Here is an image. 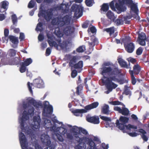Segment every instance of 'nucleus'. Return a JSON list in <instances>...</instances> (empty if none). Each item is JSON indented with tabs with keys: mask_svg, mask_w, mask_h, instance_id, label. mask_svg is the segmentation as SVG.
<instances>
[{
	"mask_svg": "<svg viewBox=\"0 0 149 149\" xmlns=\"http://www.w3.org/2000/svg\"><path fill=\"white\" fill-rule=\"evenodd\" d=\"M106 15L109 19H111L113 18L114 15L111 10H109L107 13Z\"/></svg>",
	"mask_w": 149,
	"mask_h": 149,
	"instance_id": "09e8293b",
	"label": "nucleus"
},
{
	"mask_svg": "<svg viewBox=\"0 0 149 149\" xmlns=\"http://www.w3.org/2000/svg\"><path fill=\"white\" fill-rule=\"evenodd\" d=\"M130 74L131 77V83L132 85H134L136 84V79L135 77L132 73L131 74Z\"/></svg>",
	"mask_w": 149,
	"mask_h": 149,
	"instance_id": "de8ad7c7",
	"label": "nucleus"
},
{
	"mask_svg": "<svg viewBox=\"0 0 149 149\" xmlns=\"http://www.w3.org/2000/svg\"><path fill=\"white\" fill-rule=\"evenodd\" d=\"M22 62L21 58L19 56L14 58L11 62L8 63V64L10 65H19L22 63Z\"/></svg>",
	"mask_w": 149,
	"mask_h": 149,
	"instance_id": "b1692460",
	"label": "nucleus"
},
{
	"mask_svg": "<svg viewBox=\"0 0 149 149\" xmlns=\"http://www.w3.org/2000/svg\"><path fill=\"white\" fill-rule=\"evenodd\" d=\"M4 33L5 39L8 40V38H7V37L8 36L9 33L8 29H5L4 30Z\"/></svg>",
	"mask_w": 149,
	"mask_h": 149,
	"instance_id": "864d4df0",
	"label": "nucleus"
},
{
	"mask_svg": "<svg viewBox=\"0 0 149 149\" xmlns=\"http://www.w3.org/2000/svg\"><path fill=\"white\" fill-rule=\"evenodd\" d=\"M11 19L13 23L14 24H15L17 22V18L15 14H13L12 15Z\"/></svg>",
	"mask_w": 149,
	"mask_h": 149,
	"instance_id": "603ef678",
	"label": "nucleus"
},
{
	"mask_svg": "<svg viewBox=\"0 0 149 149\" xmlns=\"http://www.w3.org/2000/svg\"><path fill=\"white\" fill-rule=\"evenodd\" d=\"M129 5L130 6V8L131 10L133 11L134 13L137 15L138 13L139 10L138 8L137 5L133 2L132 4Z\"/></svg>",
	"mask_w": 149,
	"mask_h": 149,
	"instance_id": "7c9ffc66",
	"label": "nucleus"
},
{
	"mask_svg": "<svg viewBox=\"0 0 149 149\" xmlns=\"http://www.w3.org/2000/svg\"><path fill=\"white\" fill-rule=\"evenodd\" d=\"M47 109V113L51 114L52 113L53 111V108L51 105H49L47 106V105L45 104H44V109L43 112L44 113H46L45 109Z\"/></svg>",
	"mask_w": 149,
	"mask_h": 149,
	"instance_id": "cd10ccee",
	"label": "nucleus"
},
{
	"mask_svg": "<svg viewBox=\"0 0 149 149\" xmlns=\"http://www.w3.org/2000/svg\"><path fill=\"white\" fill-rule=\"evenodd\" d=\"M89 21H86L82 25V27L83 28H86L89 26Z\"/></svg>",
	"mask_w": 149,
	"mask_h": 149,
	"instance_id": "e2e57ef3",
	"label": "nucleus"
},
{
	"mask_svg": "<svg viewBox=\"0 0 149 149\" xmlns=\"http://www.w3.org/2000/svg\"><path fill=\"white\" fill-rule=\"evenodd\" d=\"M27 103L29 104H32L36 108H38L39 106H41L42 105L41 102H37L33 98L28 100Z\"/></svg>",
	"mask_w": 149,
	"mask_h": 149,
	"instance_id": "393cba45",
	"label": "nucleus"
},
{
	"mask_svg": "<svg viewBox=\"0 0 149 149\" xmlns=\"http://www.w3.org/2000/svg\"><path fill=\"white\" fill-rule=\"evenodd\" d=\"M33 121L34 122L33 127L36 129L40 127L41 119L40 116H35L33 117Z\"/></svg>",
	"mask_w": 149,
	"mask_h": 149,
	"instance_id": "aec40b11",
	"label": "nucleus"
},
{
	"mask_svg": "<svg viewBox=\"0 0 149 149\" xmlns=\"http://www.w3.org/2000/svg\"><path fill=\"white\" fill-rule=\"evenodd\" d=\"M99 103L97 102H93L91 104L86 106L84 109H75L72 111V112L76 116H79L84 113H86L88 111L96 108L99 105Z\"/></svg>",
	"mask_w": 149,
	"mask_h": 149,
	"instance_id": "423d86ee",
	"label": "nucleus"
},
{
	"mask_svg": "<svg viewBox=\"0 0 149 149\" xmlns=\"http://www.w3.org/2000/svg\"><path fill=\"white\" fill-rule=\"evenodd\" d=\"M72 19L70 15H66L62 17H58L54 18L51 21V23L53 25H57L59 27H62L65 25H69Z\"/></svg>",
	"mask_w": 149,
	"mask_h": 149,
	"instance_id": "20e7f679",
	"label": "nucleus"
},
{
	"mask_svg": "<svg viewBox=\"0 0 149 149\" xmlns=\"http://www.w3.org/2000/svg\"><path fill=\"white\" fill-rule=\"evenodd\" d=\"M128 61L129 63H130V62H131L133 64L136 62V59L132 58H130V59L128 60Z\"/></svg>",
	"mask_w": 149,
	"mask_h": 149,
	"instance_id": "774afa93",
	"label": "nucleus"
},
{
	"mask_svg": "<svg viewBox=\"0 0 149 149\" xmlns=\"http://www.w3.org/2000/svg\"><path fill=\"white\" fill-rule=\"evenodd\" d=\"M118 63L121 67L127 69L131 68L130 63H129L128 65H127L126 62L121 58H118Z\"/></svg>",
	"mask_w": 149,
	"mask_h": 149,
	"instance_id": "4be33fe9",
	"label": "nucleus"
},
{
	"mask_svg": "<svg viewBox=\"0 0 149 149\" xmlns=\"http://www.w3.org/2000/svg\"><path fill=\"white\" fill-rule=\"evenodd\" d=\"M109 5L108 3H104L101 6V10L106 12L109 9Z\"/></svg>",
	"mask_w": 149,
	"mask_h": 149,
	"instance_id": "e433bc0d",
	"label": "nucleus"
},
{
	"mask_svg": "<svg viewBox=\"0 0 149 149\" xmlns=\"http://www.w3.org/2000/svg\"><path fill=\"white\" fill-rule=\"evenodd\" d=\"M8 38L13 44L11 45V47L14 48H17L19 42L18 38L13 36L9 35Z\"/></svg>",
	"mask_w": 149,
	"mask_h": 149,
	"instance_id": "dca6fc26",
	"label": "nucleus"
},
{
	"mask_svg": "<svg viewBox=\"0 0 149 149\" xmlns=\"http://www.w3.org/2000/svg\"><path fill=\"white\" fill-rule=\"evenodd\" d=\"M114 2L115 1H111L109 4V6L111 9L113 10H115V7L114 6Z\"/></svg>",
	"mask_w": 149,
	"mask_h": 149,
	"instance_id": "680f3d73",
	"label": "nucleus"
},
{
	"mask_svg": "<svg viewBox=\"0 0 149 149\" xmlns=\"http://www.w3.org/2000/svg\"><path fill=\"white\" fill-rule=\"evenodd\" d=\"M124 3L121 0H118V3H115V8L120 12L124 11L125 8L124 7Z\"/></svg>",
	"mask_w": 149,
	"mask_h": 149,
	"instance_id": "5701e85b",
	"label": "nucleus"
},
{
	"mask_svg": "<svg viewBox=\"0 0 149 149\" xmlns=\"http://www.w3.org/2000/svg\"><path fill=\"white\" fill-rule=\"evenodd\" d=\"M146 40V36L145 34L141 32L138 34V40L139 44L142 46L145 45L146 44L145 40Z\"/></svg>",
	"mask_w": 149,
	"mask_h": 149,
	"instance_id": "f3484780",
	"label": "nucleus"
},
{
	"mask_svg": "<svg viewBox=\"0 0 149 149\" xmlns=\"http://www.w3.org/2000/svg\"><path fill=\"white\" fill-rule=\"evenodd\" d=\"M43 24L41 22H39L37 24L36 30L38 31H41L43 29L42 27L43 26Z\"/></svg>",
	"mask_w": 149,
	"mask_h": 149,
	"instance_id": "79ce46f5",
	"label": "nucleus"
},
{
	"mask_svg": "<svg viewBox=\"0 0 149 149\" xmlns=\"http://www.w3.org/2000/svg\"><path fill=\"white\" fill-rule=\"evenodd\" d=\"M35 2L34 0H31L28 4V8H33L35 6Z\"/></svg>",
	"mask_w": 149,
	"mask_h": 149,
	"instance_id": "49530a36",
	"label": "nucleus"
},
{
	"mask_svg": "<svg viewBox=\"0 0 149 149\" xmlns=\"http://www.w3.org/2000/svg\"><path fill=\"white\" fill-rule=\"evenodd\" d=\"M83 67V62L82 61H80L76 63L72 66V68L75 69H79L82 68Z\"/></svg>",
	"mask_w": 149,
	"mask_h": 149,
	"instance_id": "473e14b6",
	"label": "nucleus"
},
{
	"mask_svg": "<svg viewBox=\"0 0 149 149\" xmlns=\"http://www.w3.org/2000/svg\"><path fill=\"white\" fill-rule=\"evenodd\" d=\"M72 28L70 26L66 27L63 30V32L66 36H68L72 33L74 31L72 30Z\"/></svg>",
	"mask_w": 149,
	"mask_h": 149,
	"instance_id": "c756f323",
	"label": "nucleus"
},
{
	"mask_svg": "<svg viewBox=\"0 0 149 149\" xmlns=\"http://www.w3.org/2000/svg\"><path fill=\"white\" fill-rule=\"evenodd\" d=\"M109 104H110L113 105H123L125 106V105L123 104L121 102L118 101H112L111 102H109Z\"/></svg>",
	"mask_w": 149,
	"mask_h": 149,
	"instance_id": "37998d69",
	"label": "nucleus"
},
{
	"mask_svg": "<svg viewBox=\"0 0 149 149\" xmlns=\"http://www.w3.org/2000/svg\"><path fill=\"white\" fill-rule=\"evenodd\" d=\"M138 132L141 134V136L143 141H147L148 138L146 135L147 134V132L144 130L142 128L139 129Z\"/></svg>",
	"mask_w": 149,
	"mask_h": 149,
	"instance_id": "bb28decb",
	"label": "nucleus"
},
{
	"mask_svg": "<svg viewBox=\"0 0 149 149\" xmlns=\"http://www.w3.org/2000/svg\"><path fill=\"white\" fill-rule=\"evenodd\" d=\"M133 70H130L129 71L130 74H131L132 73L133 75H138L140 72L141 68L138 64L135 65L133 67Z\"/></svg>",
	"mask_w": 149,
	"mask_h": 149,
	"instance_id": "6ab92c4d",
	"label": "nucleus"
},
{
	"mask_svg": "<svg viewBox=\"0 0 149 149\" xmlns=\"http://www.w3.org/2000/svg\"><path fill=\"white\" fill-rule=\"evenodd\" d=\"M53 9L52 8L48 9L47 10H41L40 13H38V15L39 17L42 16L47 21H49L52 19L53 15Z\"/></svg>",
	"mask_w": 149,
	"mask_h": 149,
	"instance_id": "0eeeda50",
	"label": "nucleus"
},
{
	"mask_svg": "<svg viewBox=\"0 0 149 149\" xmlns=\"http://www.w3.org/2000/svg\"><path fill=\"white\" fill-rule=\"evenodd\" d=\"M89 29H90V31L92 33H95L96 31L95 27L93 26L91 27L90 29L88 28V31H89Z\"/></svg>",
	"mask_w": 149,
	"mask_h": 149,
	"instance_id": "0e129e2a",
	"label": "nucleus"
},
{
	"mask_svg": "<svg viewBox=\"0 0 149 149\" xmlns=\"http://www.w3.org/2000/svg\"><path fill=\"white\" fill-rule=\"evenodd\" d=\"M27 86L29 90L31 93H33L31 86H33L38 88H42L43 87V82L42 80L39 79H36L33 82V83H30V82L27 83Z\"/></svg>",
	"mask_w": 149,
	"mask_h": 149,
	"instance_id": "1a4fd4ad",
	"label": "nucleus"
},
{
	"mask_svg": "<svg viewBox=\"0 0 149 149\" xmlns=\"http://www.w3.org/2000/svg\"><path fill=\"white\" fill-rule=\"evenodd\" d=\"M125 50L129 53H132L134 51L135 46L132 42H130L127 44H124Z\"/></svg>",
	"mask_w": 149,
	"mask_h": 149,
	"instance_id": "a211bd4d",
	"label": "nucleus"
},
{
	"mask_svg": "<svg viewBox=\"0 0 149 149\" xmlns=\"http://www.w3.org/2000/svg\"><path fill=\"white\" fill-rule=\"evenodd\" d=\"M129 120V118L121 116L119 118V120L120 122V123L119 121L117 120L116 124V126L120 130H123L125 128H126L127 130H130L131 129L136 130L137 129V126L134 125L129 124L127 125H125Z\"/></svg>",
	"mask_w": 149,
	"mask_h": 149,
	"instance_id": "39448f33",
	"label": "nucleus"
},
{
	"mask_svg": "<svg viewBox=\"0 0 149 149\" xmlns=\"http://www.w3.org/2000/svg\"><path fill=\"white\" fill-rule=\"evenodd\" d=\"M90 50L92 51L93 49L94 46L98 44V42L97 39L94 36L91 37L90 41L88 42Z\"/></svg>",
	"mask_w": 149,
	"mask_h": 149,
	"instance_id": "4468645a",
	"label": "nucleus"
},
{
	"mask_svg": "<svg viewBox=\"0 0 149 149\" xmlns=\"http://www.w3.org/2000/svg\"><path fill=\"white\" fill-rule=\"evenodd\" d=\"M33 62L31 58L26 59L24 62H22L26 66H28L31 64Z\"/></svg>",
	"mask_w": 149,
	"mask_h": 149,
	"instance_id": "ea45409f",
	"label": "nucleus"
},
{
	"mask_svg": "<svg viewBox=\"0 0 149 149\" xmlns=\"http://www.w3.org/2000/svg\"><path fill=\"white\" fill-rule=\"evenodd\" d=\"M83 9V8L81 6L75 4H73L71 7L72 11L74 12V16L77 18L80 17L82 15Z\"/></svg>",
	"mask_w": 149,
	"mask_h": 149,
	"instance_id": "6e6552de",
	"label": "nucleus"
},
{
	"mask_svg": "<svg viewBox=\"0 0 149 149\" xmlns=\"http://www.w3.org/2000/svg\"><path fill=\"white\" fill-rule=\"evenodd\" d=\"M2 9H6L7 6V1H3L1 3Z\"/></svg>",
	"mask_w": 149,
	"mask_h": 149,
	"instance_id": "bf43d9fd",
	"label": "nucleus"
},
{
	"mask_svg": "<svg viewBox=\"0 0 149 149\" xmlns=\"http://www.w3.org/2000/svg\"><path fill=\"white\" fill-rule=\"evenodd\" d=\"M17 51L13 49H10L8 52V56L11 57H14L16 55Z\"/></svg>",
	"mask_w": 149,
	"mask_h": 149,
	"instance_id": "72a5a7b5",
	"label": "nucleus"
},
{
	"mask_svg": "<svg viewBox=\"0 0 149 149\" xmlns=\"http://www.w3.org/2000/svg\"><path fill=\"white\" fill-rule=\"evenodd\" d=\"M51 49L49 47H48L46 49V56H49L51 53Z\"/></svg>",
	"mask_w": 149,
	"mask_h": 149,
	"instance_id": "338daca9",
	"label": "nucleus"
},
{
	"mask_svg": "<svg viewBox=\"0 0 149 149\" xmlns=\"http://www.w3.org/2000/svg\"><path fill=\"white\" fill-rule=\"evenodd\" d=\"M77 72L75 70H73L72 71L71 73V76L72 78H75L77 74Z\"/></svg>",
	"mask_w": 149,
	"mask_h": 149,
	"instance_id": "5fc2aeb1",
	"label": "nucleus"
},
{
	"mask_svg": "<svg viewBox=\"0 0 149 149\" xmlns=\"http://www.w3.org/2000/svg\"><path fill=\"white\" fill-rule=\"evenodd\" d=\"M68 5V4L65 3H61L60 6H57L56 9L57 10H62L64 13H67L68 12V10L64 9L63 8V6H65V8L67 7V6Z\"/></svg>",
	"mask_w": 149,
	"mask_h": 149,
	"instance_id": "2f4dec72",
	"label": "nucleus"
},
{
	"mask_svg": "<svg viewBox=\"0 0 149 149\" xmlns=\"http://www.w3.org/2000/svg\"><path fill=\"white\" fill-rule=\"evenodd\" d=\"M93 1V0H85V3L87 6L91 7L92 6Z\"/></svg>",
	"mask_w": 149,
	"mask_h": 149,
	"instance_id": "3c124183",
	"label": "nucleus"
},
{
	"mask_svg": "<svg viewBox=\"0 0 149 149\" xmlns=\"http://www.w3.org/2000/svg\"><path fill=\"white\" fill-rule=\"evenodd\" d=\"M75 138L76 139H78L76 140L79 143L77 145L75 146V149H85V143L82 142L84 140V137L80 138L78 136H76Z\"/></svg>",
	"mask_w": 149,
	"mask_h": 149,
	"instance_id": "f8f14e48",
	"label": "nucleus"
},
{
	"mask_svg": "<svg viewBox=\"0 0 149 149\" xmlns=\"http://www.w3.org/2000/svg\"><path fill=\"white\" fill-rule=\"evenodd\" d=\"M103 65L109 67H104L100 68V73L103 76L102 82L105 84L108 91L111 92L118 86L117 85L112 81L118 82L120 81L121 79L119 77L121 73V71L116 67L112 68L109 67L111 65L109 62L104 63Z\"/></svg>",
	"mask_w": 149,
	"mask_h": 149,
	"instance_id": "f257e3e1",
	"label": "nucleus"
},
{
	"mask_svg": "<svg viewBox=\"0 0 149 149\" xmlns=\"http://www.w3.org/2000/svg\"><path fill=\"white\" fill-rule=\"evenodd\" d=\"M79 127L74 126L70 129V131L73 133L75 137V136H78L77 135L79 134Z\"/></svg>",
	"mask_w": 149,
	"mask_h": 149,
	"instance_id": "c85d7f7f",
	"label": "nucleus"
},
{
	"mask_svg": "<svg viewBox=\"0 0 149 149\" xmlns=\"http://www.w3.org/2000/svg\"><path fill=\"white\" fill-rule=\"evenodd\" d=\"M99 118L98 116H86V120L89 123L95 124H97L100 123Z\"/></svg>",
	"mask_w": 149,
	"mask_h": 149,
	"instance_id": "2eb2a0df",
	"label": "nucleus"
},
{
	"mask_svg": "<svg viewBox=\"0 0 149 149\" xmlns=\"http://www.w3.org/2000/svg\"><path fill=\"white\" fill-rule=\"evenodd\" d=\"M67 58L69 61V65L71 67V68L72 69V66L77 63L78 60V57L77 56H72L70 54H68L67 56Z\"/></svg>",
	"mask_w": 149,
	"mask_h": 149,
	"instance_id": "9b49d317",
	"label": "nucleus"
},
{
	"mask_svg": "<svg viewBox=\"0 0 149 149\" xmlns=\"http://www.w3.org/2000/svg\"><path fill=\"white\" fill-rule=\"evenodd\" d=\"M84 140L86 144L88 145L90 147L88 149H95L96 148V145L91 138L86 137Z\"/></svg>",
	"mask_w": 149,
	"mask_h": 149,
	"instance_id": "412c9836",
	"label": "nucleus"
},
{
	"mask_svg": "<svg viewBox=\"0 0 149 149\" xmlns=\"http://www.w3.org/2000/svg\"><path fill=\"white\" fill-rule=\"evenodd\" d=\"M86 50L85 46L84 45L80 46L76 49V51L78 53H82Z\"/></svg>",
	"mask_w": 149,
	"mask_h": 149,
	"instance_id": "a19ab883",
	"label": "nucleus"
},
{
	"mask_svg": "<svg viewBox=\"0 0 149 149\" xmlns=\"http://www.w3.org/2000/svg\"><path fill=\"white\" fill-rule=\"evenodd\" d=\"M68 45V43L67 42L64 41L58 46H60L61 49H63L67 47Z\"/></svg>",
	"mask_w": 149,
	"mask_h": 149,
	"instance_id": "a18cd8bd",
	"label": "nucleus"
},
{
	"mask_svg": "<svg viewBox=\"0 0 149 149\" xmlns=\"http://www.w3.org/2000/svg\"><path fill=\"white\" fill-rule=\"evenodd\" d=\"M130 86H128L127 85L125 86L124 93L126 95H131V92L130 91Z\"/></svg>",
	"mask_w": 149,
	"mask_h": 149,
	"instance_id": "58836bf2",
	"label": "nucleus"
},
{
	"mask_svg": "<svg viewBox=\"0 0 149 149\" xmlns=\"http://www.w3.org/2000/svg\"><path fill=\"white\" fill-rule=\"evenodd\" d=\"M101 119L105 121H111V119L107 117L104 116H100Z\"/></svg>",
	"mask_w": 149,
	"mask_h": 149,
	"instance_id": "13d9d810",
	"label": "nucleus"
},
{
	"mask_svg": "<svg viewBox=\"0 0 149 149\" xmlns=\"http://www.w3.org/2000/svg\"><path fill=\"white\" fill-rule=\"evenodd\" d=\"M19 139L21 146L22 149H34L31 147L27 148V140L26 137L25 135L22 132L19 133ZM44 139L41 137L42 141L44 145L48 146L45 149H54L55 147V146L53 144H51V141L49 137L47 136L44 137Z\"/></svg>",
	"mask_w": 149,
	"mask_h": 149,
	"instance_id": "f03ea898",
	"label": "nucleus"
},
{
	"mask_svg": "<svg viewBox=\"0 0 149 149\" xmlns=\"http://www.w3.org/2000/svg\"><path fill=\"white\" fill-rule=\"evenodd\" d=\"M142 48L140 47L136 51V54L138 55H141L142 53L143 52Z\"/></svg>",
	"mask_w": 149,
	"mask_h": 149,
	"instance_id": "052dcab7",
	"label": "nucleus"
},
{
	"mask_svg": "<svg viewBox=\"0 0 149 149\" xmlns=\"http://www.w3.org/2000/svg\"><path fill=\"white\" fill-rule=\"evenodd\" d=\"M123 3L124 4L125 3L126 4L130 5L133 2L132 0H121Z\"/></svg>",
	"mask_w": 149,
	"mask_h": 149,
	"instance_id": "4d7b16f0",
	"label": "nucleus"
},
{
	"mask_svg": "<svg viewBox=\"0 0 149 149\" xmlns=\"http://www.w3.org/2000/svg\"><path fill=\"white\" fill-rule=\"evenodd\" d=\"M20 66L19 67V70L21 73H23L25 72L26 71L28 70V69L26 67L25 65L24 64L22 63L19 65Z\"/></svg>",
	"mask_w": 149,
	"mask_h": 149,
	"instance_id": "c9c22d12",
	"label": "nucleus"
},
{
	"mask_svg": "<svg viewBox=\"0 0 149 149\" xmlns=\"http://www.w3.org/2000/svg\"><path fill=\"white\" fill-rule=\"evenodd\" d=\"M115 23H116L117 26H119L120 25L122 24H123V21L122 19L118 18L116 20Z\"/></svg>",
	"mask_w": 149,
	"mask_h": 149,
	"instance_id": "6e6d98bb",
	"label": "nucleus"
},
{
	"mask_svg": "<svg viewBox=\"0 0 149 149\" xmlns=\"http://www.w3.org/2000/svg\"><path fill=\"white\" fill-rule=\"evenodd\" d=\"M113 109L115 111H118L119 113H121L123 115L127 116L129 113L128 109L125 107H122V109L118 106L114 107Z\"/></svg>",
	"mask_w": 149,
	"mask_h": 149,
	"instance_id": "ddd939ff",
	"label": "nucleus"
},
{
	"mask_svg": "<svg viewBox=\"0 0 149 149\" xmlns=\"http://www.w3.org/2000/svg\"><path fill=\"white\" fill-rule=\"evenodd\" d=\"M104 31L109 33L110 36L113 34L115 32L114 28V27H111L109 28L104 29Z\"/></svg>",
	"mask_w": 149,
	"mask_h": 149,
	"instance_id": "f704fd0d",
	"label": "nucleus"
},
{
	"mask_svg": "<svg viewBox=\"0 0 149 149\" xmlns=\"http://www.w3.org/2000/svg\"><path fill=\"white\" fill-rule=\"evenodd\" d=\"M67 137L68 139L72 140L73 139V136L70 133H68L66 134Z\"/></svg>",
	"mask_w": 149,
	"mask_h": 149,
	"instance_id": "69168bd1",
	"label": "nucleus"
},
{
	"mask_svg": "<svg viewBox=\"0 0 149 149\" xmlns=\"http://www.w3.org/2000/svg\"><path fill=\"white\" fill-rule=\"evenodd\" d=\"M47 36L48 39L47 40V42L51 47L54 46L57 48L59 45L61 43V40L60 38H59L56 40L58 44L55 41H53V36L52 35L47 33Z\"/></svg>",
	"mask_w": 149,
	"mask_h": 149,
	"instance_id": "9d476101",
	"label": "nucleus"
},
{
	"mask_svg": "<svg viewBox=\"0 0 149 149\" xmlns=\"http://www.w3.org/2000/svg\"><path fill=\"white\" fill-rule=\"evenodd\" d=\"M45 127L47 129L49 128L52 125L51 121L50 120L45 119L44 121Z\"/></svg>",
	"mask_w": 149,
	"mask_h": 149,
	"instance_id": "4c0bfd02",
	"label": "nucleus"
},
{
	"mask_svg": "<svg viewBox=\"0 0 149 149\" xmlns=\"http://www.w3.org/2000/svg\"><path fill=\"white\" fill-rule=\"evenodd\" d=\"M110 111L109 110V107L108 105L105 104L102 107L101 112L102 114L108 115L110 113Z\"/></svg>",
	"mask_w": 149,
	"mask_h": 149,
	"instance_id": "a878e982",
	"label": "nucleus"
},
{
	"mask_svg": "<svg viewBox=\"0 0 149 149\" xmlns=\"http://www.w3.org/2000/svg\"><path fill=\"white\" fill-rule=\"evenodd\" d=\"M123 42H124V44H127L129 43L131 41V38L129 36H127L123 39Z\"/></svg>",
	"mask_w": 149,
	"mask_h": 149,
	"instance_id": "c03bdc74",
	"label": "nucleus"
},
{
	"mask_svg": "<svg viewBox=\"0 0 149 149\" xmlns=\"http://www.w3.org/2000/svg\"><path fill=\"white\" fill-rule=\"evenodd\" d=\"M34 108L32 107L28 110V112L26 111H24L23 112L22 116L20 119V122L21 129L22 131L26 133L31 136H33L34 135L33 131L30 129H28L27 130L24 127V123L25 121L29 119V115L33 116L34 115Z\"/></svg>",
	"mask_w": 149,
	"mask_h": 149,
	"instance_id": "7ed1b4c3",
	"label": "nucleus"
},
{
	"mask_svg": "<svg viewBox=\"0 0 149 149\" xmlns=\"http://www.w3.org/2000/svg\"><path fill=\"white\" fill-rule=\"evenodd\" d=\"M86 135L88 134V132L86 130L81 127H79V134L81 133Z\"/></svg>",
	"mask_w": 149,
	"mask_h": 149,
	"instance_id": "8fccbe9b",
	"label": "nucleus"
}]
</instances>
